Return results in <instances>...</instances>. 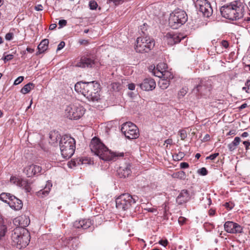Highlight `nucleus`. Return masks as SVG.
Listing matches in <instances>:
<instances>
[{
  "label": "nucleus",
  "mask_w": 250,
  "mask_h": 250,
  "mask_svg": "<svg viewBox=\"0 0 250 250\" xmlns=\"http://www.w3.org/2000/svg\"><path fill=\"white\" fill-rule=\"evenodd\" d=\"M23 79H24V77L23 76L19 77L14 81V84L18 85V84H20L21 83V82L23 81Z\"/></svg>",
  "instance_id": "obj_37"
},
{
  "label": "nucleus",
  "mask_w": 250,
  "mask_h": 250,
  "mask_svg": "<svg viewBox=\"0 0 250 250\" xmlns=\"http://www.w3.org/2000/svg\"><path fill=\"white\" fill-rule=\"evenodd\" d=\"M138 85L143 90L149 91L155 88L156 83L153 79L148 78L144 79L143 82L138 84Z\"/></svg>",
  "instance_id": "obj_14"
},
{
  "label": "nucleus",
  "mask_w": 250,
  "mask_h": 250,
  "mask_svg": "<svg viewBox=\"0 0 250 250\" xmlns=\"http://www.w3.org/2000/svg\"><path fill=\"white\" fill-rule=\"evenodd\" d=\"M26 51H27L29 53H32L34 52V49L31 48L30 47H27L26 48Z\"/></svg>",
  "instance_id": "obj_57"
},
{
  "label": "nucleus",
  "mask_w": 250,
  "mask_h": 250,
  "mask_svg": "<svg viewBox=\"0 0 250 250\" xmlns=\"http://www.w3.org/2000/svg\"><path fill=\"white\" fill-rule=\"evenodd\" d=\"M75 139L68 135L63 136L60 142L62 155L64 158L68 159L74 154L76 146Z\"/></svg>",
  "instance_id": "obj_5"
},
{
  "label": "nucleus",
  "mask_w": 250,
  "mask_h": 250,
  "mask_svg": "<svg viewBox=\"0 0 250 250\" xmlns=\"http://www.w3.org/2000/svg\"><path fill=\"white\" fill-rule=\"evenodd\" d=\"M121 130L128 139H134L139 137V133L137 126L131 122L123 124Z\"/></svg>",
  "instance_id": "obj_10"
},
{
  "label": "nucleus",
  "mask_w": 250,
  "mask_h": 250,
  "mask_svg": "<svg viewBox=\"0 0 250 250\" xmlns=\"http://www.w3.org/2000/svg\"><path fill=\"white\" fill-rule=\"evenodd\" d=\"M92 152L104 161H115L118 157H123V153L111 152L96 137L93 138L90 144Z\"/></svg>",
  "instance_id": "obj_2"
},
{
  "label": "nucleus",
  "mask_w": 250,
  "mask_h": 250,
  "mask_svg": "<svg viewBox=\"0 0 250 250\" xmlns=\"http://www.w3.org/2000/svg\"><path fill=\"white\" fill-rule=\"evenodd\" d=\"M158 84L162 89H167L169 85V80L172 78H160Z\"/></svg>",
  "instance_id": "obj_21"
},
{
  "label": "nucleus",
  "mask_w": 250,
  "mask_h": 250,
  "mask_svg": "<svg viewBox=\"0 0 250 250\" xmlns=\"http://www.w3.org/2000/svg\"><path fill=\"white\" fill-rule=\"evenodd\" d=\"M85 110L84 108L80 105L70 104L65 109V116L71 120H78L81 118L84 114Z\"/></svg>",
  "instance_id": "obj_8"
},
{
  "label": "nucleus",
  "mask_w": 250,
  "mask_h": 250,
  "mask_svg": "<svg viewBox=\"0 0 250 250\" xmlns=\"http://www.w3.org/2000/svg\"><path fill=\"white\" fill-rule=\"evenodd\" d=\"M242 89H243V90H245V91H246L247 93H249V88H248H248H247V87L246 86H245V87H243L242 88Z\"/></svg>",
  "instance_id": "obj_64"
},
{
  "label": "nucleus",
  "mask_w": 250,
  "mask_h": 250,
  "mask_svg": "<svg viewBox=\"0 0 250 250\" xmlns=\"http://www.w3.org/2000/svg\"><path fill=\"white\" fill-rule=\"evenodd\" d=\"M190 199L189 193L186 189L181 191L176 198V202L179 205H182L188 201Z\"/></svg>",
  "instance_id": "obj_20"
},
{
  "label": "nucleus",
  "mask_w": 250,
  "mask_h": 250,
  "mask_svg": "<svg viewBox=\"0 0 250 250\" xmlns=\"http://www.w3.org/2000/svg\"><path fill=\"white\" fill-rule=\"evenodd\" d=\"M224 206L228 209H231L234 206V205L232 203H226Z\"/></svg>",
  "instance_id": "obj_40"
},
{
  "label": "nucleus",
  "mask_w": 250,
  "mask_h": 250,
  "mask_svg": "<svg viewBox=\"0 0 250 250\" xmlns=\"http://www.w3.org/2000/svg\"><path fill=\"white\" fill-rule=\"evenodd\" d=\"M189 165L187 163L183 162L180 164V167L182 168H186L188 167Z\"/></svg>",
  "instance_id": "obj_50"
},
{
  "label": "nucleus",
  "mask_w": 250,
  "mask_h": 250,
  "mask_svg": "<svg viewBox=\"0 0 250 250\" xmlns=\"http://www.w3.org/2000/svg\"><path fill=\"white\" fill-rule=\"evenodd\" d=\"M17 186H19L20 187H23L25 188L26 189L27 188V187L28 186V184L27 183V181L26 180L20 177L19 179V182L17 184Z\"/></svg>",
  "instance_id": "obj_28"
},
{
  "label": "nucleus",
  "mask_w": 250,
  "mask_h": 250,
  "mask_svg": "<svg viewBox=\"0 0 250 250\" xmlns=\"http://www.w3.org/2000/svg\"><path fill=\"white\" fill-rule=\"evenodd\" d=\"M221 45L225 48H227L229 47V44L228 42L226 40H223L220 42Z\"/></svg>",
  "instance_id": "obj_46"
},
{
  "label": "nucleus",
  "mask_w": 250,
  "mask_h": 250,
  "mask_svg": "<svg viewBox=\"0 0 250 250\" xmlns=\"http://www.w3.org/2000/svg\"><path fill=\"white\" fill-rule=\"evenodd\" d=\"M241 142V139L239 137L234 138V140L231 142L235 146H237Z\"/></svg>",
  "instance_id": "obj_39"
},
{
  "label": "nucleus",
  "mask_w": 250,
  "mask_h": 250,
  "mask_svg": "<svg viewBox=\"0 0 250 250\" xmlns=\"http://www.w3.org/2000/svg\"><path fill=\"white\" fill-rule=\"evenodd\" d=\"M197 173L202 176H205L208 174V170L205 167H202L197 170Z\"/></svg>",
  "instance_id": "obj_32"
},
{
  "label": "nucleus",
  "mask_w": 250,
  "mask_h": 250,
  "mask_svg": "<svg viewBox=\"0 0 250 250\" xmlns=\"http://www.w3.org/2000/svg\"><path fill=\"white\" fill-rule=\"evenodd\" d=\"M65 46V42L63 41L61 42L59 45H58L57 51L61 50Z\"/></svg>",
  "instance_id": "obj_45"
},
{
  "label": "nucleus",
  "mask_w": 250,
  "mask_h": 250,
  "mask_svg": "<svg viewBox=\"0 0 250 250\" xmlns=\"http://www.w3.org/2000/svg\"><path fill=\"white\" fill-rule=\"evenodd\" d=\"M35 8L37 11H42V6L41 4H39L37 6H36Z\"/></svg>",
  "instance_id": "obj_54"
},
{
  "label": "nucleus",
  "mask_w": 250,
  "mask_h": 250,
  "mask_svg": "<svg viewBox=\"0 0 250 250\" xmlns=\"http://www.w3.org/2000/svg\"><path fill=\"white\" fill-rule=\"evenodd\" d=\"M164 39L168 44L172 45L179 42L181 40L182 37L177 34L168 33L165 36Z\"/></svg>",
  "instance_id": "obj_17"
},
{
  "label": "nucleus",
  "mask_w": 250,
  "mask_h": 250,
  "mask_svg": "<svg viewBox=\"0 0 250 250\" xmlns=\"http://www.w3.org/2000/svg\"><path fill=\"white\" fill-rule=\"evenodd\" d=\"M83 221H81V220H79V221L77 220L74 223V226L76 228H78V229L81 228L82 226L81 225V223H83Z\"/></svg>",
  "instance_id": "obj_42"
},
{
  "label": "nucleus",
  "mask_w": 250,
  "mask_h": 250,
  "mask_svg": "<svg viewBox=\"0 0 250 250\" xmlns=\"http://www.w3.org/2000/svg\"><path fill=\"white\" fill-rule=\"evenodd\" d=\"M56 27H57V25L56 24H51L49 26V29L53 30V29H55Z\"/></svg>",
  "instance_id": "obj_56"
},
{
  "label": "nucleus",
  "mask_w": 250,
  "mask_h": 250,
  "mask_svg": "<svg viewBox=\"0 0 250 250\" xmlns=\"http://www.w3.org/2000/svg\"><path fill=\"white\" fill-rule=\"evenodd\" d=\"M127 0H109V2H113L115 5H117L121 4Z\"/></svg>",
  "instance_id": "obj_35"
},
{
  "label": "nucleus",
  "mask_w": 250,
  "mask_h": 250,
  "mask_svg": "<svg viewBox=\"0 0 250 250\" xmlns=\"http://www.w3.org/2000/svg\"><path fill=\"white\" fill-rule=\"evenodd\" d=\"M188 88L186 87L181 88L178 93L179 98H183L187 93Z\"/></svg>",
  "instance_id": "obj_30"
},
{
  "label": "nucleus",
  "mask_w": 250,
  "mask_h": 250,
  "mask_svg": "<svg viewBox=\"0 0 250 250\" xmlns=\"http://www.w3.org/2000/svg\"><path fill=\"white\" fill-rule=\"evenodd\" d=\"M75 90L77 92L83 94L89 101H97L100 98V84L95 81L78 82L75 85Z\"/></svg>",
  "instance_id": "obj_4"
},
{
  "label": "nucleus",
  "mask_w": 250,
  "mask_h": 250,
  "mask_svg": "<svg viewBox=\"0 0 250 250\" xmlns=\"http://www.w3.org/2000/svg\"><path fill=\"white\" fill-rule=\"evenodd\" d=\"M219 155L218 153H215L210 155V156L207 157V159H210L211 160H214Z\"/></svg>",
  "instance_id": "obj_44"
},
{
  "label": "nucleus",
  "mask_w": 250,
  "mask_h": 250,
  "mask_svg": "<svg viewBox=\"0 0 250 250\" xmlns=\"http://www.w3.org/2000/svg\"><path fill=\"white\" fill-rule=\"evenodd\" d=\"M13 58V55L12 54H8L5 55L3 58V60L4 61V62H6L9 61L11 60Z\"/></svg>",
  "instance_id": "obj_36"
},
{
  "label": "nucleus",
  "mask_w": 250,
  "mask_h": 250,
  "mask_svg": "<svg viewBox=\"0 0 250 250\" xmlns=\"http://www.w3.org/2000/svg\"><path fill=\"white\" fill-rule=\"evenodd\" d=\"M195 6L199 12L205 17H209L212 14V9L207 0H197Z\"/></svg>",
  "instance_id": "obj_12"
},
{
  "label": "nucleus",
  "mask_w": 250,
  "mask_h": 250,
  "mask_svg": "<svg viewBox=\"0 0 250 250\" xmlns=\"http://www.w3.org/2000/svg\"><path fill=\"white\" fill-rule=\"evenodd\" d=\"M184 153H183L182 152H180L178 154H177L175 155H173V157L174 160H177V161H179V160H181L182 159V158L184 157Z\"/></svg>",
  "instance_id": "obj_31"
},
{
  "label": "nucleus",
  "mask_w": 250,
  "mask_h": 250,
  "mask_svg": "<svg viewBox=\"0 0 250 250\" xmlns=\"http://www.w3.org/2000/svg\"><path fill=\"white\" fill-rule=\"evenodd\" d=\"M159 243L164 247H166L168 244V241L167 239L161 240L159 241Z\"/></svg>",
  "instance_id": "obj_47"
},
{
  "label": "nucleus",
  "mask_w": 250,
  "mask_h": 250,
  "mask_svg": "<svg viewBox=\"0 0 250 250\" xmlns=\"http://www.w3.org/2000/svg\"><path fill=\"white\" fill-rule=\"evenodd\" d=\"M244 21L249 23L250 22V15L249 16L245 17L244 19Z\"/></svg>",
  "instance_id": "obj_61"
},
{
  "label": "nucleus",
  "mask_w": 250,
  "mask_h": 250,
  "mask_svg": "<svg viewBox=\"0 0 250 250\" xmlns=\"http://www.w3.org/2000/svg\"><path fill=\"white\" fill-rule=\"evenodd\" d=\"M148 212H157V210L154 208H148L146 209Z\"/></svg>",
  "instance_id": "obj_55"
},
{
  "label": "nucleus",
  "mask_w": 250,
  "mask_h": 250,
  "mask_svg": "<svg viewBox=\"0 0 250 250\" xmlns=\"http://www.w3.org/2000/svg\"><path fill=\"white\" fill-rule=\"evenodd\" d=\"M5 38L7 41H11L13 39V34L12 33L9 32L6 34Z\"/></svg>",
  "instance_id": "obj_41"
},
{
  "label": "nucleus",
  "mask_w": 250,
  "mask_h": 250,
  "mask_svg": "<svg viewBox=\"0 0 250 250\" xmlns=\"http://www.w3.org/2000/svg\"><path fill=\"white\" fill-rule=\"evenodd\" d=\"M34 88V84L29 83L25 85L21 89V92L23 94L28 93Z\"/></svg>",
  "instance_id": "obj_26"
},
{
  "label": "nucleus",
  "mask_w": 250,
  "mask_h": 250,
  "mask_svg": "<svg viewBox=\"0 0 250 250\" xmlns=\"http://www.w3.org/2000/svg\"><path fill=\"white\" fill-rule=\"evenodd\" d=\"M49 41L47 39L43 40L38 46V51L40 53H42L45 51L48 47Z\"/></svg>",
  "instance_id": "obj_22"
},
{
  "label": "nucleus",
  "mask_w": 250,
  "mask_h": 250,
  "mask_svg": "<svg viewBox=\"0 0 250 250\" xmlns=\"http://www.w3.org/2000/svg\"><path fill=\"white\" fill-rule=\"evenodd\" d=\"M243 144L245 146L246 150H248L250 149V145H249V142L248 141H244Z\"/></svg>",
  "instance_id": "obj_53"
},
{
  "label": "nucleus",
  "mask_w": 250,
  "mask_h": 250,
  "mask_svg": "<svg viewBox=\"0 0 250 250\" xmlns=\"http://www.w3.org/2000/svg\"><path fill=\"white\" fill-rule=\"evenodd\" d=\"M246 107H247V104L246 103L243 104L240 106V109H243L245 108Z\"/></svg>",
  "instance_id": "obj_59"
},
{
  "label": "nucleus",
  "mask_w": 250,
  "mask_h": 250,
  "mask_svg": "<svg viewBox=\"0 0 250 250\" xmlns=\"http://www.w3.org/2000/svg\"><path fill=\"white\" fill-rule=\"evenodd\" d=\"M186 220V219L184 217H180L178 219V222L180 224H183L185 223V221Z\"/></svg>",
  "instance_id": "obj_49"
},
{
  "label": "nucleus",
  "mask_w": 250,
  "mask_h": 250,
  "mask_svg": "<svg viewBox=\"0 0 250 250\" xmlns=\"http://www.w3.org/2000/svg\"><path fill=\"white\" fill-rule=\"evenodd\" d=\"M172 177L174 178L184 180L186 178V174L183 171H179L172 174Z\"/></svg>",
  "instance_id": "obj_25"
},
{
  "label": "nucleus",
  "mask_w": 250,
  "mask_h": 250,
  "mask_svg": "<svg viewBox=\"0 0 250 250\" xmlns=\"http://www.w3.org/2000/svg\"><path fill=\"white\" fill-rule=\"evenodd\" d=\"M179 135L181 140H184L187 136V132L185 130H181L179 131Z\"/></svg>",
  "instance_id": "obj_38"
},
{
  "label": "nucleus",
  "mask_w": 250,
  "mask_h": 250,
  "mask_svg": "<svg viewBox=\"0 0 250 250\" xmlns=\"http://www.w3.org/2000/svg\"><path fill=\"white\" fill-rule=\"evenodd\" d=\"M11 196H13L9 193H2L0 194V199L8 204V201L11 199Z\"/></svg>",
  "instance_id": "obj_27"
},
{
  "label": "nucleus",
  "mask_w": 250,
  "mask_h": 250,
  "mask_svg": "<svg viewBox=\"0 0 250 250\" xmlns=\"http://www.w3.org/2000/svg\"><path fill=\"white\" fill-rule=\"evenodd\" d=\"M51 187H52V185L48 183L47 187L46 186L43 189H42L37 192L38 196L41 198L46 196L49 192Z\"/></svg>",
  "instance_id": "obj_23"
},
{
  "label": "nucleus",
  "mask_w": 250,
  "mask_h": 250,
  "mask_svg": "<svg viewBox=\"0 0 250 250\" xmlns=\"http://www.w3.org/2000/svg\"><path fill=\"white\" fill-rule=\"evenodd\" d=\"M225 231L228 233L236 234L243 231V228L238 224L232 221H227L224 225Z\"/></svg>",
  "instance_id": "obj_13"
},
{
  "label": "nucleus",
  "mask_w": 250,
  "mask_h": 250,
  "mask_svg": "<svg viewBox=\"0 0 250 250\" xmlns=\"http://www.w3.org/2000/svg\"><path fill=\"white\" fill-rule=\"evenodd\" d=\"M131 173V165L129 164H126L120 167L117 170V174L120 178L128 177Z\"/></svg>",
  "instance_id": "obj_16"
},
{
  "label": "nucleus",
  "mask_w": 250,
  "mask_h": 250,
  "mask_svg": "<svg viewBox=\"0 0 250 250\" xmlns=\"http://www.w3.org/2000/svg\"><path fill=\"white\" fill-rule=\"evenodd\" d=\"M245 85L246 87H247L248 88L250 86V80H247V81L246 82V83H245Z\"/></svg>",
  "instance_id": "obj_62"
},
{
  "label": "nucleus",
  "mask_w": 250,
  "mask_h": 250,
  "mask_svg": "<svg viewBox=\"0 0 250 250\" xmlns=\"http://www.w3.org/2000/svg\"><path fill=\"white\" fill-rule=\"evenodd\" d=\"M241 136L243 138L247 137L249 136V133L247 132H244L241 134Z\"/></svg>",
  "instance_id": "obj_58"
},
{
  "label": "nucleus",
  "mask_w": 250,
  "mask_h": 250,
  "mask_svg": "<svg viewBox=\"0 0 250 250\" xmlns=\"http://www.w3.org/2000/svg\"><path fill=\"white\" fill-rule=\"evenodd\" d=\"M3 220L0 216V240L5 236L7 231V227L3 224Z\"/></svg>",
  "instance_id": "obj_24"
},
{
  "label": "nucleus",
  "mask_w": 250,
  "mask_h": 250,
  "mask_svg": "<svg viewBox=\"0 0 250 250\" xmlns=\"http://www.w3.org/2000/svg\"><path fill=\"white\" fill-rule=\"evenodd\" d=\"M20 177L11 176L10 178V182L17 185L19 182Z\"/></svg>",
  "instance_id": "obj_34"
},
{
  "label": "nucleus",
  "mask_w": 250,
  "mask_h": 250,
  "mask_svg": "<svg viewBox=\"0 0 250 250\" xmlns=\"http://www.w3.org/2000/svg\"><path fill=\"white\" fill-rule=\"evenodd\" d=\"M42 167L36 165H30L26 167L24 169V173L28 177H31L41 172Z\"/></svg>",
  "instance_id": "obj_15"
},
{
  "label": "nucleus",
  "mask_w": 250,
  "mask_h": 250,
  "mask_svg": "<svg viewBox=\"0 0 250 250\" xmlns=\"http://www.w3.org/2000/svg\"><path fill=\"white\" fill-rule=\"evenodd\" d=\"M245 6L243 2L235 0L222 6L220 12L223 17L231 21H236L243 17Z\"/></svg>",
  "instance_id": "obj_3"
},
{
  "label": "nucleus",
  "mask_w": 250,
  "mask_h": 250,
  "mask_svg": "<svg viewBox=\"0 0 250 250\" xmlns=\"http://www.w3.org/2000/svg\"><path fill=\"white\" fill-rule=\"evenodd\" d=\"M188 20L186 13L182 10H175L170 14L169 18V25L173 29H177L184 24Z\"/></svg>",
  "instance_id": "obj_6"
},
{
  "label": "nucleus",
  "mask_w": 250,
  "mask_h": 250,
  "mask_svg": "<svg viewBox=\"0 0 250 250\" xmlns=\"http://www.w3.org/2000/svg\"><path fill=\"white\" fill-rule=\"evenodd\" d=\"M89 6L90 9L95 10L97 8L98 4L96 1L92 0L89 2Z\"/></svg>",
  "instance_id": "obj_33"
},
{
  "label": "nucleus",
  "mask_w": 250,
  "mask_h": 250,
  "mask_svg": "<svg viewBox=\"0 0 250 250\" xmlns=\"http://www.w3.org/2000/svg\"><path fill=\"white\" fill-rule=\"evenodd\" d=\"M230 151H233L236 148V146L232 143H230L228 146Z\"/></svg>",
  "instance_id": "obj_48"
},
{
  "label": "nucleus",
  "mask_w": 250,
  "mask_h": 250,
  "mask_svg": "<svg viewBox=\"0 0 250 250\" xmlns=\"http://www.w3.org/2000/svg\"><path fill=\"white\" fill-rule=\"evenodd\" d=\"M94 64V61L90 58L82 57L78 61L76 66L79 67H92Z\"/></svg>",
  "instance_id": "obj_19"
},
{
  "label": "nucleus",
  "mask_w": 250,
  "mask_h": 250,
  "mask_svg": "<svg viewBox=\"0 0 250 250\" xmlns=\"http://www.w3.org/2000/svg\"><path fill=\"white\" fill-rule=\"evenodd\" d=\"M8 205L11 208L15 210H20L23 206L21 201L15 196H11V199L8 201Z\"/></svg>",
  "instance_id": "obj_18"
},
{
  "label": "nucleus",
  "mask_w": 250,
  "mask_h": 250,
  "mask_svg": "<svg viewBox=\"0 0 250 250\" xmlns=\"http://www.w3.org/2000/svg\"><path fill=\"white\" fill-rule=\"evenodd\" d=\"M209 214L210 215H213L215 214V210L213 209H210L209 211Z\"/></svg>",
  "instance_id": "obj_63"
},
{
  "label": "nucleus",
  "mask_w": 250,
  "mask_h": 250,
  "mask_svg": "<svg viewBox=\"0 0 250 250\" xmlns=\"http://www.w3.org/2000/svg\"><path fill=\"white\" fill-rule=\"evenodd\" d=\"M155 45L154 41L148 36L138 37L136 40V51L139 53L148 52Z\"/></svg>",
  "instance_id": "obj_7"
},
{
  "label": "nucleus",
  "mask_w": 250,
  "mask_h": 250,
  "mask_svg": "<svg viewBox=\"0 0 250 250\" xmlns=\"http://www.w3.org/2000/svg\"><path fill=\"white\" fill-rule=\"evenodd\" d=\"M135 85L134 83H131L128 84V88L130 90H134Z\"/></svg>",
  "instance_id": "obj_51"
},
{
  "label": "nucleus",
  "mask_w": 250,
  "mask_h": 250,
  "mask_svg": "<svg viewBox=\"0 0 250 250\" xmlns=\"http://www.w3.org/2000/svg\"><path fill=\"white\" fill-rule=\"evenodd\" d=\"M209 139H210V136H209V135L207 134L205 135V136L203 138L202 141L206 142V141H208Z\"/></svg>",
  "instance_id": "obj_52"
},
{
  "label": "nucleus",
  "mask_w": 250,
  "mask_h": 250,
  "mask_svg": "<svg viewBox=\"0 0 250 250\" xmlns=\"http://www.w3.org/2000/svg\"><path fill=\"white\" fill-rule=\"evenodd\" d=\"M167 68L166 63L161 62L158 64L156 68L154 67L152 72L154 75L159 78H173V75L167 70Z\"/></svg>",
  "instance_id": "obj_11"
},
{
  "label": "nucleus",
  "mask_w": 250,
  "mask_h": 250,
  "mask_svg": "<svg viewBox=\"0 0 250 250\" xmlns=\"http://www.w3.org/2000/svg\"><path fill=\"white\" fill-rule=\"evenodd\" d=\"M135 203L136 199L128 193L122 194L116 199L117 208L123 210L129 209Z\"/></svg>",
  "instance_id": "obj_9"
},
{
  "label": "nucleus",
  "mask_w": 250,
  "mask_h": 250,
  "mask_svg": "<svg viewBox=\"0 0 250 250\" xmlns=\"http://www.w3.org/2000/svg\"><path fill=\"white\" fill-rule=\"evenodd\" d=\"M81 221H83V222L81 223V225L82 226V228L83 229H87L90 227L91 225V222L88 220H82Z\"/></svg>",
  "instance_id": "obj_29"
},
{
  "label": "nucleus",
  "mask_w": 250,
  "mask_h": 250,
  "mask_svg": "<svg viewBox=\"0 0 250 250\" xmlns=\"http://www.w3.org/2000/svg\"><path fill=\"white\" fill-rule=\"evenodd\" d=\"M23 219V217H19L15 219V222H18L20 227L16 228L11 235V239L13 245L16 246L18 249H21L26 247L30 241V234L24 227L28 225L29 221L27 218L25 225L21 223Z\"/></svg>",
  "instance_id": "obj_1"
},
{
  "label": "nucleus",
  "mask_w": 250,
  "mask_h": 250,
  "mask_svg": "<svg viewBox=\"0 0 250 250\" xmlns=\"http://www.w3.org/2000/svg\"><path fill=\"white\" fill-rule=\"evenodd\" d=\"M165 142L167 144L170 145V144H171V143L172 142V140L171 139H168L166 140Z\"/></svg>",
  "instance_id": "obj_60"
},
{
  "label": "nucleus",
  "mask_w": 250,
  "mask_h": 250,
  "mask_svg": "<svg viewBox=\"0 0 250 250\" xmlns=\"http://www.w3.org/2000/svg\"><path fill=\"white\" fill-rule=\"evenodd\" d=\"M67 21L65 20H61L59 21V25L60 26V28H62L66 25Z\"/></svg>",
  "instance_id": "obj_43"
}]
</instances>
